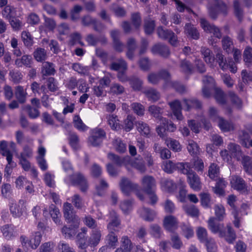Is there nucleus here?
I'll return each mask as SVG.
<instances>
[{"label":"nucleus","instance_id":"obj_57","mask_svg":"<svg viewBox=\"0 0 252 252\" xmlns=\"http://www.w3.org/2000/svg\"><path fill=\"white\" fill-rule=\"evenodd\" d=\"M216 60L218 63L219 66L222 70L226 69L228 67V63H227L226 58L220 52H218L216 54Z\"/></svg>","mask_w":252,"mask_h":252},{"label":"nucleus","instance_id":"obj_10","mask_svg":"<svg viewBox=\"0 0 252 252\" xmlns=\"http://www.w3.org/2000/svg\"><path fill=\"white\" fill-rule=\"evenodd\" d=\"M187 181L190 187L195 191H199L201 189L202 185L200 179L194 172H191L187 177Z\"/></svg>","mask_w":252,"mask_h":252},{"label":"nucleus","instance_id":"obj_31","mask_svg":"<svg viewBox=\"0 0 252 252\" xmlns=\"http://www.w3.org/2000/svg\"><path fill=\"white\" fill-rule=\"evenodd\" d=\"M222 48L227 53L233 51L234 48L232 39L228 36H224L221 40Z\"/></svg>","mask_w":252,"mask_h":252},{"label":"nucleus","instance_id":"obj_41","mask_svg":"<svg viewBox=\"0 0 252 252\" xmlns=\"http://www.w3.org/2000/svg\"><path fill=\"white\" fill-rule=\"evenodd\" d=\"M1 231L4 237L7 239H10L15 235L14 227L12 224H6L2 227Z\"/></svg>","mask_w":252,"mask_h":252},{"label":"nucleus","instance_id":"obj_25","mask_svg":"<svg viewBox=\"0 0 252 252\" xmlns=\"http://www.w3.org/2000/svg\"><path fill=\"white\" fill-rule=\"evenodd\" d=\"M236 201V196L233 194L229 195L227 198V204L233 210L232 214H233L235 220H240L241 218L239 217V214L237 211V207L235 204Z\"/></svg>","mask_w":252,"mask_h":252},{"label":"nucleus","instance_id":"obj_52","mask_svg":"<svg viewBox=\"0 0 252 252\" xmlns=\"http://www.w3.org/2000/svg\"><path fill=\"white\" fill-rule=\"evenodd\" d=\"M233 8L235 15L237 17L239 21H241L243 17V11L238 0H234Z\"/></svg>","mask_w":252,"mask_h":252},{"label":"nucleus","instance_id":"obj_36","mask_svg":"<svg viewBox=\"0 0 252 252\" xmlns=\"http://www.w3.org/2000/svg\"><path fill=\"white\" fill-rule=\"evenodd\" d=\"M127 68V63L123 59H118L116 62H113L110 65V68L115 71H118L120 69L126 71Z\"/></svg>","mask_w":252,"mask_h":252},{"label":"nucleus","instance_id":"obj_42","mask_svg":"<svg viewBox=\"0 0 252 252\" xmlns=\"http://www.w3.org/2000/svg\"><path fill=\"white\" fill-rule=\"evenodd\" d=\"M136 126L137 130L142 135L148 136L150 134L151 129L147 124L139 121L136 124Z\"/></svg>","mask_w":252,"mask_h":252},{"label":"nucleus","instance_id":"obj_60","mask_svg":"<svg viewBox=\"0 0 252 252\" xmlns=\"http://www.w3.org/2000/svg\"><path fill=\"white\" fill-rule=\"evenodd\" d=\"M131 107L133 112L139 116H142L144 114V107L140 103H133L131 105Z\"/></svg>","mask_w":252,"mask_h":252},{"label":"nucleus","instance_id":"obj_14","mask_svg":"<svg viewBox=\"0 0 252 252\" xmlns=\"http://www.w3.org/2000/svg\"><path fill=\"white\" fill-rule=\"evenodd\" d=\"M64 217L68 220H77L78 216L76 215L73 206L71 203L65 202L63 205Z\"/></svg>","mask_w":252,"mask_h":252},{"label":"nucleus","instance_id":"obj_59","mask_svg":"<svg viewBox=\"0 0 252 252\" xmlns=\"http://www.w3.org/2000/svg\"><path fill=\"white\" fill-rule=\"evenodd\" d=\"M187 149L190 154L196 155L199 152V147L197 143L192 140L188 141Z\"/></svg>","mask_w":252,"mask_h":252},{"label":"nucleus","instance_id":"obj_62","mask_svg":"<svg viewBox=\"0 0 252 252\" xmlns=\"http://www.w3.org/2000/svg\"><path fill=\"white\" fill-rule=\"evenodd\" d=\"M120 207L125 214H127L132 210V201L130 200H125L121 203Z\"/></svg>","mask_w":252,"mask_h":252},{"label":"nucleus","instance_id":"obj_16","mask_svg":"<svg viewBox=\"0 0 252 252\" xmlns=\"http://www.w3.org/2000/svg\"><path fill=\"white\" fill-rule=\"evenodd\" d=\"M168 104L176 118L179 121L183 120V116L181 112L182 106L180 101L174 100L173 101L168 102Z\"/></svg>","mask_w":252,"mask_h":252},{"label":"nucleus","instance_id":"obj_21","mask_svg":"<svg viewBox=\"0 0 252 252\" xmlns=\"http://www.w3.org/2000/svg\"><path fill=\"white\" fill-rule=\"evenodd\" d=\"M185 32L186 34L192 39L197 40L199 38V33L194 25L187 23L185 26Z\"/></svg>","mask_w":252,"mask_h":252},{"label":"nucleus","instance_id":"obj_47","mask_svg":"<svg viewBox=\"0 0 252 252\" xmlns=\"http://www.w3.org/2000/svg\"><path fill=\"white\" fill-rule=\"evenodd\" d=\"M186 213L193 217H198L199 214L198 209L194 205H186L184 206Z\"/></svg>","mask_w":252,"mask_h":252},{"label":"nucleus","instance_id":"obj_33","mask_svg":"<svg viewBox=\"0 0 252 252\" xmlns=\"http://www.w3.org/2000/svg\"><path fill=\"white\" fill-rule=\"evenodd\" d=\"M200 52L203 56V58L206 63L212 65L215 61V59L210 49L205 47H202Z\"/></svg>","mask_w":252,"mask_h":252},{"label":"nucleus","instance_id":"obj_63","mask_svg":"<svg viewBox=\"0 0 252 252\" xmlns=\"http://www.w3.org/2000/svg\"><path fill=\"white\" fill-rule=\"evenodd\" d=\"M134 117L131 115H128L124 121V129L126 131H130L133 127Z\"/></svg>","mask_w":252,"mask_h":252},{"label":"nucleus","instance_id":"obj_19","mask_svg":"<svg viewBox=\"0 0 252 252\" xmlns=\"http://www.w3.org/2000/svg\"><path fill=\"white\" fill-rule=\"evenodd\" d=\"M216 181L215 186L213 187L214 192L220 196H224V189L226 187L227 182L223 179L220 178H218Z\"/></svg>","mask_w":252,"mask_h":252},{"label":"nucleus","instance_id":"obj_1","mask_svg":"<svg viewBox=\"0 0 252 252\" xmlns=\"http://www.w3.org/2000/svg\"><path fill=\"white\" fill-rule=\"evenodd\" d=\"M208 226L211 231L214 233H219L221 237H224L225 240L229 243L232 244L236 238V235L229 225L225 227L223 223L220 221H208Z\"/></svg>","mask_w":252,"mask_h":252},{"label":"nucleus","instance_id":"obj_35","mask_svg":"<svg viewBox=\"0 0 252 252\" xmlns=\"http://www.w3.org/2000/svg\"><path fill=\"white\" fill-rule=\"evenodd\" d=\"M220 168L219 166L214 163H211L209 167L208 175L209 177L214 181H217L219 178Z\"/></svg>","mask_w":252,"mask_h":252},{"label":"nucleus","instance_id":"obj_12","mask_svg":"<svg viewBox=\"0 0 252 252\" xmlns=\"http://www.w3.org/2000/svg\"><path fill=\"white\" fill-rule=\"evenodd\" d=\"M230 184L232 187L237 190L245 191L247 189V185L245 181L238 175L232 176Z\"/></svg>","mask_w":252,"mask_h":252},{"label":"nucleus","instance_id":"obj_11","mask_svg":"<svg viewBox=\"0 0 252 252\" xmlns=\"http://www.w3.org/2000/svg\"><path fill=\"white\" fill-rule=\"evenodd\" d=\"M120 187L123 193L129 195L130 193L138 188L137 184L132 183L129 179L123 178L120 183Z\"/></svg>","mask_w":252,"mask_h":252},{"label":"nucleus","instance_id":"obj_37","mask_svg":"<svg viewBox=\"0 0 252 252\" xmlns=\"http://www.w3.org/2000/svg\"><path fill=\"white\" fill-rule=\"evenodd\" d=\"M155 21L151 18H148L144 20V29L145 33L150 35L153 33L155 28Z\"/></svg>","mask_w":252,"mask_h":252},{"label":"nucleus","instance_id":"obj_27","mask_svg":"<svg viewBox=\"0 0 252 252\" xmlns=\"http://www.w3.org/2000/svg\"><path fill=\"white\" fill-rule=\"evenodd\" d=\"M201 205L204 208H210L212 204L211 195L208 192L199 194Z\"/></svg>","mask_w":252,"mask_h":252},{"label":"nucleus","instance_id":"obj_38","mask_svg":"<svg viewBox=\"0 0 252 252\" xmlns=\"http://www.w3.org/2000/svg\"><path fill=\"white\" fill-rule=\"evenodd\" d=\"M148 110L150 114L157 119L158 123H160L161 121V119L164 118L161 115V108L158 106L155 105H151L149 107Z\"/></svg>","mask_w":252,"mask_h":252},{"label":"nucleus","instance_id":"obj_32","mask_svg":"<svg viewBox=\"0 0 252 252\" xmlns=\"http://www.w3.org/2000/svg\"><path fill=\"white\" fill-rule=\"evenodd\" d=\"M242 164L245 171L248 174L252 173V158L247 156H242Z\"/></svg>","mask_w":252,"mask_h":252},{"label":"nucleus","instance_id":"obj_7","mask_svg":"<svg viewBox=\"0 0 252 252\" xmlns=\"http://www.w3.org/2000/svg\"><path fill=\"white\" fill-rule=\"evenodd\" d=\"M200 24L205 32L213 33L214 36L219 39L221 37V33L218 27L213 24H210L207 20L204 19L200 20Z\"/></svg>","mask_w":252,"mask_h":252},{"label":"nucleus","instance_id":"obj_45","mask_svg":"<svg viewBox=\"0 0 252 252\" xmlns=\"http://www.w3.org/2000/svg\"><path fill=\"white\" fill-rule=\"evenodd\" d=\"M180 67L181 71L186 74H191L193 71V67L190 62L183 60L181 61Z\"/></svg>","mask_w":252,"mask_h":252},{"label":"nucleus","instance_id":"obj_43","mask_svg":"<svg viewBox=\"0 0 252 252\" xmlns=\"http://www.w3.org/2000/svg\"><path fill=\"white\" fill-rule=\"evenodd\" d=\"M165 143L168 148L175 152H178L181 151V146L179 142L176 140L170 138L165 140Z\"/></svg>","mask_w":252,"mask_h":252},{"label":"nucleus","instance_id":"obj_51","mask_svg":"<svg viewBox=\"0 0 252 252\" xmlns=\"http://www.w3.org/2000/svg\"><path fill=\"white\" fill-rule=\"evenodd\" d=\"M215 98L216 101L220 104H224L226 102L225 95L221 90L218 88H215Z\"/></svg>","mask_w":252,"mask_h":252},{"label":"nucleus","instance_id":"obj_46","mask_svg":"<svg viewBox=\"0 0 252 252\" xmlns=\"http://www.w3.org/2000/svg\"><path fill=\"white\" fill-rule=\"evenodd\" d=\"M250 137L249 133L244 131L242 130L239 132V139L240 143L245 147H248L250 144Z\"/></svg>","mask_w":252,"mask_h":252},{"label":"nucleus","instance_id":"obj_3","mask_svg":"<svg viewBox=\"0 0 252 252\" xmlns=\"http://www.w3.org/2000/svg\"><path fill=\"white\" fill-rule=\"evenodd\" d=\"M158 36L163 40L168 39L170 44L176 46L177 44V36L170 30L164 29L163 27L159 26L157 28Z\"/></svg>","mask_w":252,"mask_h":252},{"label":"nucleus","instance_id":"obj_61","mask_svg":"<svg viewBox=\"0 0 252 252\" xmlns=\"http://www.w3.org/2000/svg\"><path fill=\"white\" fill-rule=\"evenodd\" d=\"M74 126L79 130L85 131L87 126L83 123L79 116H75L73 119Z\"/></svg>","mask_w":252,"mask_h":252},{"label":"nucleus","instance_id":"obj_34","mask_svg":"<svg viewBox=\"0 0 252 252\" xmlns=\"http://www.w3.org/2000/svg\"><path fill=\"white\" fill-rule=\"evenodd\" d=\"M144 93L148 98L149 100L153 102L158 101L160 98V94L159 92L153 88L145 90Z\"/></svg>","mask_w":252,"mask_h":252},{"label":"nucleus","instance_id":"obj_8","mask_svg":"<svg viewBox=\"0 0 252 252\" xmlns=\"http://www.w3.org/2000/svg\"><path fill=\"white\" fill-rule=\"evenodd\" d=\"M25 201L24 200H20L18 204L11 203L9 209L11 214L15 218H20L25 211Z\"/></svg>","mask_w":252,"mask_h":252},{"label":"nucleus","instance_id":"obj_24","mask_svg":"<svg viewBox=\"0 0 252 252\" xmlns=\"http://www.w3.org/2000/svg\"><path fill=\"white\" fill-rule=\"evenodd\" d=\"M0 153L4 157H6L7 162H11L13 155L10 150L8 148V143L5 140L0 142Z\"/></svg>","mask_w":252,"mask_h":252},{"label":"nucleus","instance_id":"obj_64","mask_svg":"<svg viewBox=\"0 0 252 252\" xmlns=\"http://www.w3.org/2000/svg\"><path fill=\"white\" fill-rule=\"evenodd\" d=\"M197 235L198 238L201 242L204 243L209 238L207 237V232L204 228L199 227L197 230Z\"/></svg>","mask_w":252,"mask_h":252},{"label":"nucleus","instance_id":"obj_48","mask_svg":"<svg viewBox=\"0 0 252 252\" xmlns=\"http://www.w3.org/2000/svg\"><path fill=\"white\" fill-rule=\"evenodd\" d=\"M160 124H162L163 128L166 131L169 132H174L176 129V126L173 123L166 118L161 119V121L160 122Z\"/></svg>","mask_w":252,"mask_h":252},{"label":"nucleus","instance_id":"obj_18","mask_svg":"<svg viewBox=\"0 0 252 252\" xmlns=\"http://www.w3.org/2000/svg\"><path fill=\"white\" fill-rule=\"evenodd\" d=\"M138 212L141 218L145 220H153L157 219L156 213L149 208L143 207L139 209Z\"/></svg>","mask_w":252,"mask_h":252},{"label":"nucleus","instance_id":"obj_58","mask_svg":"<svg viewBox=\"0 0 252 252\" xmlns=\"http://www.w3.org/2000/svg\"><path fill=\"white\" fill-rule=\"evenodd\" d=\"M69 143L71 147L74 150L78 148L79 138L75 133H70L69 134Z\"/></svg>","mask_w":252,"mask_h":252},{"label":"nucleus","instance_id":"obj_56","mask_svg":"<svg viewBox=\"0 0 252 252\" xmlns=\"http://www.w3.org/2000/svg\"><path fill=\"white\" fill-rule=\"evenodd\" d=\"M107 157L109 160L113 162L118 167H121L124 162L123 158L113 153H109Z\"/></svg>","mask_w":252,"mask_h":252},{"label":"nucleus","instance_id":"obj_44","mask_svg":"<svg viewBox=\"0 0 252 252\" xmlns=\"http://www.w3.org/2000/svg\"><path fill=\"white\" fill-rule=\"evenodd\" d=\"M33 56L37 62H42L47 59L46 52L43 48H37L34 52Z\"/></svg>","mask_w":252,"mask_h":252},{"label":"nucleus","instance_id":"obj_20","mask_svg":"<svg viewBox=\"0 0 252 252\" xmlns=\"http://www.w3.org/2000/svg\"><path fill=\"white\" fill-rule=\"evenodd\" d=\"M161 189L168 192H172L177 188L176 184L170 179L163 178L160 181Z\"/></svg>","mask_w":252,"mask_h":252},{"label":"nucleus","instance_id":"obj_30","mask_svg":"<svg viewBox=\"0 0 252 252\" xmlns=\"http://www.w3.org/2000/svg\"><path fill=\"white\" fill-rule=\"evenodd\" d=\"M15 95L18 102L24 103L26 101L27 93L21 86H18L15 88Z\"/></svg>","mask_w":252,"mask_h":252},{"label":"nucleus","instance_id":"obj_22","mask_svg":"<svg viewBox=\"0 0 252 252\" xmlns=\"http://www.w3.org/2000/svg\"><path fill=\"white\" fill-rule=\"evenodd\" d=\"M81 232L78 233L76 236V243L79 249H86V242L87 240L86 237V234L87 232V229L86 227H82L81 229Z\"/></svg>","mask_w":252,"mask_h":252},{"label":"nucleus","instance_id":"obj_17","mask_svg":"<svg viewBox=\"0 0 252 252\" xmlns=\"http://www.w3.org/2000/svg\"><path fill=\"white\" fill-rule=\"evenodd\" d=\"M55 67V64L52 63L44 62L42 64L41 73L43 76L54 75L56 73Z\"/></svg>","mask_w":252,"mask_h":252},{"label":"nucleus","instance_id":"obj_13","mask_svg":"<svg viewBox=\"0 0 252 252\" xmlns=\"http://www.w3.org/2000/svg\"><path fill=\"white\" fill-rule=\"evenodd\" d=\"M78 227V221H67V224L62 228V232L65 237L70 238L75 235Z\"/></svg>","mask_w":252,"mask_h":252},{"label":"nucleus","instance_id":"obj_9","mask_svg":"<svg viewBox=\"0 0 252 252\" xmlns=\"http://www.w3.org/2000/svg\"><path fill=\"white\" fill-rule=\"evenodd\" d=\"M101 237L100 230L98 229H93L90 234V236L86 240V249L88 246L91 248H95L99 243Z\"/></svg>","mask_w":252,"mask_h":252},{"label":"nucleus","instance_id":"obj_39","mask_svg":"<svg viewBox=\"0 0 252 252\" xmlns=\"http://www.w3.org/2000/svg\"><path fill=\"white\" fill-rule=\"evenodd\" d=\"M107 121L108 125L112 129L118 130L121 128L117 116L114 114L109 115L107 117Z\"/></svg>","mask_w":252,"mask_h":252},{"label":"nucleus","instance_id":"obj_4","mask_svg":"<svg viewBox=\"0 0 252 252\" xmlns=\"http://www.w3.org/2000/svg\"><path fill=\"white\" fill-rule=\"evenodd\" d=\"M69 179L72 185L79 186L82 192H85L87 190L88 188V182L82 174L80 173L73 174L69 176Z\"/></svg>","mask_w":252,"mask_h":252},{"label":"nucleus","instance_id":"obj_5","mask_svg":"<svg viewBox=\"0 0 252 252\" xmlns=\"http://www.w3.org/2000/svg\"><path fill=\"white\" fill-rule=\"evenodd\" d=\"M105 137L106 133L104 130L96 128L92 131V134L89 138V142L93 146H97L101 144Z\"/></svg>","mask_w":252,"mask_h":252},{"label":"nucleus","instance_id":"obj_15","mask_svg":"<svg viewBox=\"0 0 252 252\" xmlns=\"http://www.w3.org/2000/svg\"><path fill=\"white\" fill-rule=\"evenodd\" d=\"M151 51L154 54H158L164 58H167L170 54L169 47L161 43L154 45L151 49Z\"/></svg>","mask_w":252,"mask_h":252},{"label":"nucleus","instance_id":"obj_50","mask_svg":"<svg viewBox=\"0 0 252 252\" xmlns=\"http://www.w3.org/2000/svg\"><path fill=\"white\" fill-rule=\"evenodd\" d=\"M177 169L182 173L187 175V177L191 172L193 171L190 169L189 164V163L179 162L176 164Z\"/></svg>","mask_w":252,"mask_h":252},{"label":"nucleus","instance_id":"obj_55","mask_svg":"<svg viewBox=\"0 0 252 252\" xmlns=\"http://www.w3.org/2000/svg\"><path fill=\"white\" fill-rule=\"evenodd\" d=\"M72 68L78 73L83 75H88L89 73V67L83 66L79 63H74L72 65Z\"/></svg>","mask_w":252,"mask_h":252},{"label":"nucleus","instance_id":"obj_23","mask_svg":"<svg viewBox=\"0 0 252 252\" xmlns=\"http://www.w3.org/2000/svg\"><path fill=\"white\" fill-rule=\"evenodd\" d=\"M22 109L32 119H35L40 116L38 109L29 104L23 106Z\"/></svg>","mask_w":252,"mask_h":252},{"label":"nucleus","instance_id":"obj_28","mask_svg":"<svg viewBox=\"0 0 252 252\" xmlns=\"http://www.w3.org/2000/svg\"><path fill=\"white\" fill-rule=\"evenodd\" d=\"M184 106L186 111H189L192 108H200L201 106V102L195 98L183 99Z\"/></svg>","mask_w":252,"mask_h":252},{"label":"nucleus","instance_id":"obj_40","mask_svg":"<svg viewBox=\"0 0 252 252\" xmlns=\"http://www.w3.org/2000/svg\"><path fill=\"white\" fill-rule=\"evenodd\" d=\"M32 56L30 55H23L21 59H16L15 60V64L19 67H21L23 65L27 67H30L32 63Z\"/></svg>","mask_w":252,"mask_h":252},{"label":"nucleus","instance_id":"obj_53","mask_svg":"<svg viewBox=\"0 0 252 252\" xmlns=\"http://www.w3.org/2000/svg\"><path fill=\"white\" fill-rule=\"evenodd\" d=\"M21 38L25 46L30 47L32 45L33 38L29 32L23 31L21 33Z\"/></svg>","mask_w":252,"mask_h":252},{"label":"nucleus","instance_id":"obj_6","mask_svg":"<svg viewBox=\"0 0 252 252\" xmlns=\"http://www.w3.org/2000/svg\"><path fill=\"white\" fill-rule=\"evenodd\" d=\"M203 87L202 88V94L204 97L208 98L211 95V90L215 88L214 79L209 76H204L202 79Z\"/></svg>","mask_w":252,"mask_h":252},{"label":"nucleus","instance_id":"obj_2","mask_svg":"<svg viewBox=\"0 0 252 252\" xmlns=\"http://www.w3.org/2000/svg\"><path fill=\"white\" fill-rule=\"evenodd\" d=\"M142 190L149 196L151 203L156 204L158 197L156 194V182L155 178L150 175L144 176L141 180Z\"/></svg>","mask_w":252,"mask_h":252},{"label":"nucleus","instance_id":"obj_26","mask_svg":"<svg viewBox=\"0 0 252 252\" xmlns=\"http://www.w3.org/2000/svg\"><path fill=\"white\" fill-rule=\"evenodd\" d=\"M227 148L232 156L235 157L238 160H241L243 154L239 145L230 143L228 144Z\"/></svg>","mask_w":252,"mask_h":252},{"label":"nucleus","instance_id":"obj_54","mask_svg":"<svg viewBox=\"0 0 252 252\" xmlns=\"http://www.w3.org/2000/svg\"><path fill=\"white\" fill-rule=\"evenodd\" d=\"M215 215L220 220L224 219L225 216V209L222 205L217 204L214 207Z\"/></svg>","mask_w":252,"mask_h":252},{"label":"nucleus","instance_id":"obj_29","mask_svg":"<svg viewBox=\"0 0 252 252\" xmlns=\"http://www.w3.org/2000/svg\"><path fill=\"white\" fill-rule=\"evenodd\" d=\"M218 125L220 129L223 132L230 131L234 129L232 123L224 120L222 117H218Z\"/></svg>","mask_w":252,"mask_h":252},{"label":"nucleus","instance_id":"obj_49","mask_svg":"<svg viewBox=\"0 0 252 252\" xmlns=\"http://www.w3.org/2000/svg\"><path fill=\"white\" fill-rule=\"evenodd\" d=\"M121 246L119 249H121L124 252H130L132 249V243L131 241L127 236H124L122 238Z\"/></svg>","mask_w":252,"mask_h":252}]
</instances>
